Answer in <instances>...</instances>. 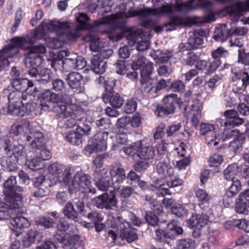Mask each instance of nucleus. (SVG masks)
<instances>
[{
  "label": "nucleus",
  "mask_w": 249,
  "mask_h": 249,
  "mask_svg": "<svg viewBox=\"0 0 249 249\" xmlns=\"http://www.w3.org/2000/svg\"><path fill=\"white\" fill-rule=\"evenodd\" d=\"M120 8L121 10L117 12L116 14L111 17H107L103 21L96 20L92 24L88 23L89 20V17L86 14L81 13L79 16L76 17V21L79 23L77 28L78 30L88 29L97 32L98 31L97 27L107 23L115 24L116 27H121L122 26V24L125 22V17L123 15L124 5H120Z\"/></svg>",
  "instance_id": "nucleus-1"
},
{
  "label": "nucleus",
  "mask_w": 249,
  "mask_h": 249,
  "mask_svg": "<svg viewBox=\"0 0 249 249\" xmlns=\"http://www.w3.org/2000/svg\"><path fill=\"white\" fill-rule=\"evenodd\" d=\"M155 8L156 11H154L148 8L136 10L132 8L127 9L126 6L124 5L123 15L125 17V18L137 16L139 18L144 20L141 23L142 26L147 27L151 25L150 16L155 15L157 13L168 14L177 11L173 4L171 5L167 3H163L161 5L159 4L155 5Z\"/></svg>",
  "instance_id": "nucleus-2"
},
{
  "label": "nucleus",
  "mask_w": 249,
  "mask_h": 249,
  "mask_svg": "<svg viewBox=\"0 0 249 249\" xmlns=\"http://www.w3.org/2000/svg\"><path fill=\"white\" fill-rule=\"evenodd\" d=\"M17 180L15 176H11L3 184V193L5 196L6 204L9 208H18L22 204V195L19 193L23 188L16 186Z\"/></svg>",
  "instance_id": "nucleus-3"
},
{
  "label": "nucleus",
  "mask_w": 249,
  "mask_h": 249,
  "mask_svg": "<svg viewBox=\"0 0 249 249\" xmlns=\"http://www.w3.org/2000/svg\"><path fill=\"white\" fill-rule=\"evenodd\" d=\"M249 11V0L246 2L239 1L232 5L228 8V12L233 16L231 22L229 24L231 35L244 36L248 32V29L244 27H235V23L243 16L244 11Z\"/></svg>",
  "instance_id": "nucleus-4"
},
{
  "label": "nucleus",
  "mask_w": 249,
  "mask_h": 249,
  "mask_svg": "<svg viewBox=\"0 0 249 249\" xmlns=\"http://www.w3.org/2000/svg\"><path fill=\"white\" fill-rule=\"evenodd\" d=\"M115 223L116 227L108 231V238H110L112 242L116 240L119 231L121 232L120 237L122 239H126L128 242H132L138 238L136 230L131 228L129 224L122 217H117Z\"/></svg>",
  "instance_id": "nucleus-5"
},
{
  "label": "nucleus",
  "mask_w": 249,
  "mask_h": 249,
  "mask_svg": "<svg viewBox=\"0 0 249 249\" xmlns=\"http://www.w3.org/2000/svg\"><path fill=\"white\" fill-rule=\"evenodd\" d=\"M66 184L70 191L79 190L83 193L91 191L90 177L88 174L82 172H76L71 179V175L69 176V181Z\"/></svg>",
  "instance_id": "nucleus-6"
},
{
  "label": "nucleus",
  "mask_w": 249,
  "mask_h": 249,
  "mask_svg": "<svg viewBox=\"0 0 249 249\" xmlns=\"http://www.w3.org/2000/svg\"><path fill=\"white\" fill-rule=\"evenodd\" d=\"M40 99L41 109L44 110L51 109L48 103L59 104L64 103V104H69L71 102V98L67 93L62 92L61 94H57L49 89L41 93Z\"/></svg>",
  "instance_id": "nucleus-7"
},
{
  "label": "nucleus",
  "mask_w": 249,
  "mask_h": 249,
  "mask_svg": "<svg viewBox=\"0 0 249 249\" xmlns=\"http://www.w3.org/2000/svg\"><path fill=\"white\" fill-rule=\"evenodd\" d=\"M33 44L32 38L29 36L14 38L12 40L11 45H7L0 51V56L4 55L8 57H12L18 53V47L29 50Z\"/></svg>",
  "instance_id": "nucleus-8"
},
{
  "label": "nucleus",
  "mask_w": 249,
  "mask_h": 249,
  "mask_svg": "<svg viewBox=\"0 0 249 249\" xmlns=\"http://www.w3.org/2000/svg\"><path fill=\"white\" fill-rule=\"evenodd\" d=\"M156 239L160 242H166L167 239L174 240L180 234H182L183 230L179 226L177 222L172 221L169 223L163 230H156Z\"/></svg>",
  "instance_id": "nucleus-9"
},
{
  "label": "nucleus",
  "mask_w": 249,
  "mask_h": 249,
  "mask_svg": "<svg viewBox=\"0 0 249 249\" xmlns=\"http://www.w3.org/2000/svg\"><path fill=\"white\" fill-rule=\"evenodd\" d=\"M53 107V111L57 112V118H66L69 117H78V115H84V111L80 107L75 104L66 105L63 104H55Z\"/></svg>",
  "instance_id": "nucleus-10"
},
{
  "label": "nucleus",
  "mask_w": 249,
  "mask_h": 249,
  "mask_svg": "<svg viewBox=\"0 0 249 249\" xmlns=\"http://www.w3.org/2000/svg\"><path fill=\"white\" fill-rule=\"evenodd\" d=\"M26 100V96L21 91H12L8 96L9 105L6 107V112L4 113L16 115L18 113L19 109L24 105L23 100Z\"/></svg>",
  "instance_id": "nucleus-11"
},
{
  "label": "nucleus",
  "mask_w": 249,
  "mask_h": 249,
  "mask_svg": "<svg viewBox=\"0 0 249 249\" xmlns=\"http://www.w3.org/2000/svg\"><path fill=\"white\" fill-rule=\"evenodd\" d=\"M92 204L99 209H111L117 203L115 193L110 191L95 197L92 201Z\"/></svg>",
  "instance_id": "nucleus-12"
},
{
  "label": "nucleus",
  "mask_w": 249,
  "mask_h": 249,
  "mask_svg": "<svg viewBox=\"0 0 249 249\" xmlns=\"http://www.w3.org/2000/svg\"><path fill=\"white\" fill-rule=\"evenodd\" d=\"M163 105L159 106L155 110V113L160 116H167L174 113L175 105L177 103V95L170 94L166 96L163 99Z\"/></svg>",
  "instance_id": "nucleus-13"
},
{
  "label": "nucleus",
  "mask_w": 249,
  "mask_h": 249,
  "mask_svg": "<svg viewBox=\"0 0 249 249\" xmlns=\"http://www.w3.org/2000/svg\"><path fill=\"white\" fill-rule=\"evenodd\" d=\"M132 69L133 70L142 69L141 76H144L146 73H153V63L147 60L144 56L138 54L132 56Z\"/></svg>",
  "instance_id": "nucleus-14"
},
{
  "label": "nucleus",
  "mask_w": 249,
  "mask_h": 249,
  "mask_svg": "<svg viewBox=\"0 0 249 249\" xmlns=\"http://www.w3.org/2000/svg\"><path fill=\"white\" fill-rule=\"evenodd\" d=\"M203 108L202 103L196 100L189 107L185 109L184 113L188 119L191 120L192 124L194 127L197 126L201 117V111Z\"/></svg>",
  "instance_id": "nucleus-15"
},
{
  "label": "nucleus",
  "mask_w": 249,
  "mask_h": 249,
  "mask_svg": "<svg viewBox=\"0 0 249 249\" xmlns=\"http://www.w3.org/2000/svg\"><path fill=\"white\" fill-rule=\"evenodd\" d=\"M50 174L55 177L59 181H62L66 184L69 181V176H71V169L58 163H54L50 165L48 168Z\"/></svg>",
  "instance_id": "nucleus-16"
},
{
  "label": "nucleus",
  "mask_w": 249,
  "mask_h": 249,
  "mask_svg": "<svg viewBox=\"0 0 249 249\" xmlns=\"http://www.w3.org/2000/svg\"><path fill=\"white\" fill-rule=\"evenodd\" d=\"M109 174L112 180L114 189H119L117 186L125 179L126 174L124 169L120 163H115L109 166Z\"/></svg>",
  "instance_id": "nucleus-17"
},
{
  "label": "nucleus",
  "mask_w": 249,
  "mask_h": 249,
  "mask_svg": "<svg viewBox=\"0 0 249 249\" xmlns=\"http://www.w3.org/2000/svg\"><path fill=\"white\" fill-rule=\"evenodd\" d=\"M108 132L106 131H99L94 135L92 144L93 152L105 150L107 147V140Z\"/></svg>",
  "instance_id": "nucleus-18"
},
{
  "label": "nucleus",
  "mask_w": 249,
  "mask_h": 249,
  "mask_svg": "<svg viewBox=\"0 0 249 249\" xmlns=\"http://www.w3.org/2000/svg\"><path fill=\"white\" fill-rule=\"evenodd\" d=\"M42 61V57L38 55L28 53V55L24 59V64L29 69L28 73L30 75L35 74L37 72V68L41 64Z\"/></svg>",
  "instance_id": "nucleus-19"
},
{
  "label": "nucleus",
  "mask_w": 249,
  "mask_h": 249,
  "mask_svg": "<svg viewBox=\"0 0 249 249\" xmlns=\"http://www.w3.org/2000/svg\"><path fill=\"white\" fill-rule=\"evenodd\" d=\"M249 208V189L242 192L236 200L235 210L239 213L247 214Z\"/></svg>",
  "instance_id": "nucleus-20"
},
{
  "label": "nucleus",
  "mask_w": 249,
  "mask_h": 249,
  "mask_svg": "<svg viewBox=\"0 0 249 249\" xmlns=\"http://www.w3.org/2000/svg\"><path fill=\"white\" fill-rule=\"evenodd\" d=\"M66 80L71 89L78 92H81L84 90L83 77L80 73L76 72H71L68 75Z\"/></svg>",
  "instance_id": "nucleus-21"
},
{
  "label": "nucleus",
  "mask_w": 249,
  "mask_h": 249,
  "mask_svg": "<svg viewBox=\"0 0 249 249\" xmlns=\"http://www.w3.org/2000/svg\"><path fill=\"white\" fill-rule=\"evenodd\" d=\"M34 139L31 143L32 148L39 150L44 147L45 144V139L41 132L35 129L34 128L30 132V134L26 136L27 141H30Z\"/></svg>",
  "instance_id": "nucleus-22"
},
{
  "label": "nucleus",
  "mask_w": 249,
  "mask_h": 249,
  "mask_svg": "<svg viewBox=\"0 0 249 249\" xmlns=\"http://www.w3.org/2000/svg\"><path fill=\"white\" fill-rule=\"evenodd\" d=\"M103 100L105 103H109L113 108L121 107L124 103V100L120 95L114 91L106 92L103 95Z\"/></svg>",
  "instance_id": "nucleus-23"
},
{
  "label": "nucleus",
  "mask_w": 249,
  "mask_h": 249,
  "mask_svg": "<svg viewBox=\"0 0 249 249\" xmlns=\"http://www.w3.org/2000/svg\"><path fill=\"white\" fill-rule=\"evenodd\" d=\"M232 79L239 92L244 91L249 85V75L247 72H235Z\"/></svg>",
  "instance_id": "nucleus-24"
},
{
  "label": "nucleus",
  "mask_w": 249,
  "mask_h": 249,
  "mask_svg": "<svg viewBox=\"0 0 249 249\" xmlns=\"http://www.w3.org/2000/svg\"><path fill=\"white\" fill-rule=\"evenodd\" d=\"M87 42H90V50L92 52H99L103 49L105 42L100 40V38L96 34L90 32L87 36L84 37Z\"/></svg>",
  "instance_id": "nucleus-25"
},
{
  "label": "nucleus",
  "mask_w": 249,
  "mask_h": 249,
  "mask_svg": "<svg viewBox=\"0 0 249 249\" xmlns=\"http://www.w3.org/2000/svg\"><path fill=\"white\" fill-rule=\"evenodd\" d=\"M231 28L229 24L223 23L216 26L213 38L217 41L223 42L231 36Z\"/></svg>",
  "instance_id": "nucleus-26"
},
{
  "label": "nucleus",
  "mask_w": 249,
  "mask_h": 249,
  "mask_svg": "<svg viewBox=\"0 0 249 249\" xmlns=\"http://www.w3.org/2000/svg\"><path fill=\"white\" fill-rule=\"evenodd\" d=\"M209 221L208 216L202 213L193 215L187 224L190 228H202L208 223Z\"/></svg>",
  "instance_id": "nucleus-27"
},
{
  "label": "nucleus",
  "mask_w": 249,
  "mask_h": 249,
  "mask_svg": "<svg viewBox=\"0 0 249 249\" xmlns=\"http://www.w3.org/2000/svg\"><path fill=\"white\" fill-rule=\"evenodd\" d=\"M8 151L12 152V154L19 164H24L26 163L27 160V155L25 151V148L22 145L19 143L12 145L11 148H10V151Z\"/></svg>",
  "instance_id": "nucleus-28"
},
{
  "label": "nucleus",
  "mask_w": 249,
  "mask_h": 249,
  "mask_svg": "<svg viewBox=\"0 0 249 249\" xmlns=\"http://www.w3.org/2000/svg\"><path fill=\"white\" fill-rule=\"evenodd\" d=\"M205 32L202 29L195 30L189 36L188 40V44L190 49H197L203 43L202 36L204 35Z\"/></svg>",
  "instance_id": "nucleus-29"
},
{
  "label": "nucleus",
  "mask_w": 249,
  "mask_h": 249,
  "mask_svg": "<svg viewBox=\"0 0 249 249\" xmlns=\"http://www.w3.org/2000/svg\"><path fill=\"white\" fill-rule=\"evenodd\" d=\"M49 30L52 32H56L57 34L63 35L67 33V30L71 27L67 22H60L59 20H53L47 25Z\"/></svg>",
  "instance_id": "nucleus-30"
},
{
  "label": "nucleus",
  "mask_w": 249,
  "mask_h": 249,
  "mask_svg": "<svg viewBox=\"0 0 249 249\" xmlns=\"http://www.w3.org/2000/svg\"><path fill=\"white\" fill-rule=\"evenodd\" d=\"M214 129V126L212 124L202 123L200 126V134L203 135H205L209 133H213V135H214V134L213 133V131ZM212 137L213 139H210L208 137L206 138L207 144L209 145H213L215 146L218 144L219 142L214 140L216 139L215 135H212Z\"/></svg>",
  "instance_id": "nucleus-31"
},
{
  "label": "nucleus",
  "mask_w": 249,
  "mask_h": 249,
  "mask_svg": "<svg viewBox=\"0 0 249 249\" xmlns=\"http://www.w3.org/2000/svg\"><path fill=\"white\" fill-rule=\"evenodd\" d=\"M53 73L51 70L47 68H43L40 70H37L34 75H30L34 77L35 80L43 84H46L52 79Z\"/></svg>",
  "instance_id": "nucleus-32"
},
{
  "label": "nucleus",
  "mask_w": 249,
  "mask_h": 249,
  "mask_svg": "<svg viewBox=\"0 0 249 249\" xmlns=\"http://www.w3.org/2000/svg\"><path fill=\"white\" fill-rule=\"evenodd\" d=\"M140 142L138 151V157L141 159L149 160L153 159L155 151L153 147L143 144L142 141Z\"/></svg>",
  "instance_id": "nucleus-33"
},
{
  "label": "nucleus",
  "mask_w": 249,
  "mask_h": 249,
  "mask_svg": "<svg viewBox=\"0 0 249 249\" xmlns=\"http://www.w3.org/2000/svg\"><path fill=\"white\" fill-rule=\"evenodd\" d=\"M107 68L106 61L100 58L98 54L94 55L91 60V69L96 73H104Z\"/></svg>",
  "instance_id": "nucleus-34"
},
{
  "label": "nucleus",
  "mask_w": 249,
  "mask_h": 249,
  "mask_svg": "<svg viewBox=\"0 0 249 249\" xmlns=\"http://www.w3.org/2000/svg\"><path fill=\"white\" fill-rule=\"evenodd\" d=\"M156 170L159 176L162 178L170 177L174 173V169L165 162H159L156 166Z\"/></svg>",
  "instance_id": "nucleus-35"
},
{
  "label": "nucleus",
  "mask_w": 249,
  "mask_h": 249,
  "mask_svg": "<svg viewBox=\"0 0 249 249\" xmlns=\"http://www.w3.org/2000/svg\"><path fill=\"white\" fill-rule=\"evenodd\" d=\"M63 212L65 216L68 219L78 221L79 214L78 212L74 208L73 204L71 202H68L64 206L63 209Z\"/></svg>",
  "instance_id": "nucleus-36"
},
{
  "label": "nucleus",
  "mask_w": 249,
  "mask_h": 249,
  "mask_svg": "<svg viewBox=\"0 0 249 249\" xmlns=\"http://www.w3.org/2000/svg\"><path fill=\"white\" fill-rule=\"evenodd\" d=\"M33 127H31L29 122L25 123L24 124H14L12 127V133L15 135L21 134L22 132L25 133V137L30 134V132L32 130Z\"/></svg>",
  "instance_id": "nucleus-37"
},
{
  "label": "nucleus",
  "mask_w": 249,
  "mask_h": 249,
  "mask_svg": "<svg viewBox=\"0 0 249 249\" xmlns=\"http://www.w3.org/2000/svg\"><path fill=\"white\" fill-rule=\"evenodd\" d=\"M37 105L34 103H27L25 106L22 105L19 109V113L16 116H24L28 115H37V111L36 110Z\"/></svg>",
  "instance_id": "nucleus-38"
},
{
  "label": "nucleus",
  "mask_w": 249,
  "mask_h": 249,
  "mask_svg": "<svg viewBox=\"0 0 249 249\" xmlns=\"http://www.w3.org/2000/svg\"><path fill=\"white\" fill-rule=\"evenodd\" d=\"M152 73H146L144 76H141V88L144 92L148 93L152 90L155 91V88L153 83V80L151 78Z\"/></svg>",
  "instance_id": "nucleus-39"
},
{
  "label": "nucleus",
  "mask_w": 249,
  "mask_h": 249,
  "mask_svg": "<svg viewBox=\"0 0 249 249\" xmlns=\"http://www.w3.org/2000/svg\"><path fill=\"white\" fill-rule=\"evenodd\" d=\"M195 195L200 207L204 208L209 204L210 196L205 190L200 189H197L195 192Z\"/></svg>",
  "instance_id": "nucleus-40"
},
{
  "label": "nucleus",
  "mask_w": 249,
  "mask_h": 249,
  "mask_svg": "<svg viewBox=\"0 0 249 249\" xmlns=\"http://www.w3.org/2000/svg\"><path fill=\"white\" fill-rule=\"evenodd\" d=\"M155 187L157 189L156 194L159 196H164L171 195L168 185L163 180L157 179L155 182Z\"/></svg>",
  "instance_id": "nucleus-41"
},
{
  "label": "nucleus",
  "mask_w": 249,
  "mask_h": 249,
  "mask_svg": "<svg viewBox=\"0 0 249 249\" xmlns=\"http://www.w3.org/2000/svg\"><path fill=\"white\" fill-rule=\"evenodd\" d=\"M175 3L173 4L176 7L177 11L185 13L193 8V1L182 2V0H174Z\"/></svg>",
  "instance_id": "nucleus-42"
},
{
  "label": "nucleus",
  "mask_w": 249,
  "mask_h": 249,
  "mask_svg": "<svg viewBox=\"0 0 249 249\" xmlns=\"http://www.w3.org/2000/svg\"><path fill=\"white\" fill-rule=\"evenodd\" d=\"M231 181V184L225 193V196L228 198H231L235 196L241 188V183L239 179H234Z\"/></svg>",
  "instance_id": "nucleus-43"
},
{
  "label": "nucleus",
  "mask_w": 249,
  "mask_h": 249,
  "mask_svg": "<svg viewBox=\"0 0 249 249\" xmlns=\"http://www.w3.org/2000/svg\"><path fill=\"white\" fill-rule=\"evenodd\" d=\"M67 140L73 145H79L82 142V136L78 131H71L69 132L65 137Z\"/></svg>",
  "instance_id": "nucleus-44"
},
{
  "label": "nucleus",
  "mask_w": 249,
  "mask_h": 249,
  "mask_svg": "<svg viewBox=\"0 0 249 249\" xmlns=\"http://www.w3.org/2000/svg\"><path fill=\"white\" fill-rule=\"evenodd\" d=\"M238 171V166L236 163H233L229 165L224 172L225 179L229 181L238 179L235 178Z\"/></svg>",
  "instance_id": "nucleus-45"
},
{
  "label": "nucleus",
  "mask_w": 249,
  "mask_h": 249,
  "mask_svg": "<svg viewBox=\"0 0 249 249\" xmlns=\"http://www.w3.org/2000/svg\"><path fill=\"white\" fill-rule=\"evenodd\" d=\"M10 223L14 227L19 229L27 228L29 226L28 220L21 216L12 217Z\"/></svg>",
  "instance_id": "nucleus-46"
},
{
  "label": "nucleus",
  "mask_w": 249,
  "mask_h": 249,
  "mask_svg": "<svg viewBox=\"0 0 249 249\" xmlns=\"http://www.w3.org/2000/svg\"><path fill=\"white\" fill-rule=\"evenodd\" d=\"M38 232L36 230H30L23 239V245L25 248L31 246L35 242Z\"/></svg>",
  "instance_id": "nucleus-47"
},
{
  "label": "nucleus",
  "mask_w": 249,
  "mask_h": 249,
  "mask_svg": "<svg viewBox=\"0 0 249 249\" xmlns=\"http://www.w3.org/2000/svg\"><path fill=\"white\" fill-rule=\"evenodd\" d=\"M1 165L4 170L8 172H14L18 169L17 164L10 157H3L1 160Z\"/></svg>",
  "instance_id": "nucleus-48"
},
{
  "label": "nucleus",
  "mask_w": 249,
  "mask_h": 249,
  "mask_svg": "<svg viewBox=\"0 0 249 249\" xmlns=\"http://www.w3.org/2000/svg\"><path fill=\"white\" fill-rule=\"evenodd\" d=\"M11 84L17 91H25L27 90L28 80L26 78H14L12 80Z\"/></svg>",
  "instance_id": "nucleus-49"
},
{
  "label": "nucleus",
  "mask_w": 249,
  "mask_h": 249,
  "mask_svg": "<svg viewBox=\"0 0 249 249\" xmlns=\"http://www.w3.org/2000/svg\"><path fill=\"white\" fill-rule=\"evenodd\" d=\"M36 221L37 224L47 229L53 227L55 223L53 219L45 216L37 217Z\"/></svg>",
  "instance_id": "nucleus-50"
},
{
  "label": "nucleus",
  "mask_w": 249,
  "mask_h": 249,
  "mask_svg": "<svg viewBox=\"0 0 249 249\" xmlns=\"http://www.w3.org/2000/svg\"><path fill=\"white\" fill-rule=\"evenodd\" d=\"M195 242L190 239H182L179 240L177 245V249H194Z\"/></svg>",
  "instance_id": "nucleus-51"
},
{
  "label": "nucleus",
  "mask_w": 249,
  "mask_h": 249,
  "mask_svg": "<svg viewBox=\"0 0 249 249\" xmlns=\"http://www.w3.org/2000/svg\"><path fill=\"white\" fill-rule=\"evenodd\" d=\"M112 185H113V183L110 177L103 178L96 182L97 187L103 191H107L108 188L111 187Z\"/></svg>",
  "instance_id": "nucleus-52"
},
{
  "label": "nucleus",
  "mask_w": 249,
  "mask_h": 249,
  "mask_svg": "<svg viewBox=\"0 0 249 249\" xmlns=\"http://www.w3.org/2000/svg\"><path fill=\"white\" fill-rule=\"evenodd\" d=\"M69 56V52L67 50H62L55 53L54 58L51 62L52 67H55V66L57 64V61H60L65 57Z\"/></svg>",
  "instance_id": "nucleus-53"
},
{
  "label": "nucleus",
  "mask_w": 249,
  "mask_h": 249,
  "mask_svg": "<svg viewBox=\"0 0 249 249\" xmlns=\"http://www.w3.org/2000/svg\"><path fill=\"white\" fill-rule=\"evenodd\" d=\"M240 133V132L239 131L235 129L230 131L226 135L227 136H229V138L235 137V142H243L245 140L246 134L245 132H243L241 133ZM227 138H228V137H227Z\"/></svg>",
  "instance_id": "nucleus-54"
},
{
  "label": "nucleus",
  "mask_w": 249,
  "mask_h": 249,
  "mask_svg": "<svg viewBox=\"0 0 249 249\" xmlns=\"http://www.w3.org/2000/svg\"><path fill=\"white\" fill-rule=\"evenodd\" d=\"M42 160L38 156L32 159L29 163V168L33 170H37L43 167L44 165Z\"/></svg>",
  "instance_id": "nucleus-55"
},
{
  "label": "nucleus",
  "mask_w": 249,
  "mask_h": 249,
  "mask_svg": "<svg viewBox=\"0 0 249 249\" xmlns=\"http://www.w3.org/2000/svg\"><path fill=\"white\" fill-rule=\"evenodd\" d=\"M71 118L68 119L66 122V125L68 127L72 128L75 126L77 127V124L81 122L85 117V113L83 116L82 115H78V117L72 116Z\"/></svg>",
  "instance_id": "nucleus-56"
},
{
  "label": "nucleus",
  "mask_w": 249,
  "mask_h": 249,
  "mask_svg": "<svg viewBox=\"0 0 249 249\" xmlns=\"http://www.w3.org/2000/svg\"><path fill=\"white\" fill-rule=\"evenodd\" d=\"M74 61L75 58L71 57L64 58L62 62L64 70L69 71L75 69L76 65Z\"/></svg>",
  "instance_id": "nucleus-57"
},
{
  "label": "nucleus",
  "mask_w": 249,
  "mask_h": 249,
  "mask_svg": "<svg viewBox=\"0 0 249 249\" xmlns=\"http://www.w3.org/2000/svg\"><path fill=\"white\" fill-rule=\"evenodd\" d=\"M140 145V142L138 141L133 143L129 146L127 147H124L123 150L126 155L132 156H134L136 153L138 154V151Z\"/></svg>",
  "instance_id": "nucleus-58"
},
{
  "label": "nucleus",
  "mask_w": 249,
  "mask_h": 249,
  "mask_svg": "<svg viewBox=\"0 0 249 249\" xmlns=\"http://www.w3.org/2000/svg\"><path fill=\"white\" fill-rule=\"evenodd\" d=\"M5 207L3 208H6V211L0 210V220H3L7 219L12 217L13 212L16 211L18 208H9L7 205L6 204V201L4 202Z\"/></svg>",
  "instance_id": "nucleus-59"
},
{
  "label": "nucleus",
  "mask_w": 249,
  "mask_h": 249,
  "mask_svg": "<svg viewBox=\"0 0 249 249\" xmlns=\"http://www.w3.org/2000/svg\"><path fill=\"white\" fill-rule=\"evenodd\" d=\"M127 136L126 133H119L116 135V144L113 146L114 150H117L119 144H126L127 142Z\"/></svg>",
  "instance_id": "nucleus-60"
},
{
  "label": "nucleus",
  "mask_w": 249,
  "mask_h": 249,
  "mask_svg": "<svg viewBox=\"0 0 249 249\" xmlns=\"http://www.w3.org/2000/svg\"><path fill=\"white\" fill-rule=\"evenodd\" d=\"M238 62L242 64L249 65V53H246L245 50L239 49Z\"/></svg>",
  "instance_id": "nucleus-61"
},
{
  "label": "nucleus",
  "mask_w": 249,
  "mask_h": 249,
  "mask_svg": "<svg viewBox=\"0 0 249 249\" xmlns=\"http://www.w3.org/2000/svg\"><path fill=\"white\" fill-rule=\"evenodd\" d=\"M146 222L152 226H155L158 225L159 219L157 216L151 212L145 213L144 216Z\"/></svg>",
  "instance_id": "nucleus-62"
},
{
  "label": "nucleus",
  "mask_w": 249,
  "mask_h": 249,
  "mask_svg": "<svg viewBox=\"0 0 249 249\" xmlns=\"http://www.w3.org/2000/svg\"><path fill=\"white\" fill-rule=\"evenodd\" d=\"M172 213L178 217L183 216L187 214V210L181 204H177L172 208Z\"/></svg>",
  "instance_id": "nucleus-63"
},
{
  "label": "nucleus",
  "mask_w": 249,
  "mask_h": 249,
  "mask_svg": "<svg viewBox=\"0 0 249 249\" xmlns=\"http://www.w3.org/2000/svg\"><path fill=\"white\" fill-rule=\"evenodd\" d=\"M221 63V60L219 58H213V59L210 61L207 71H205L206 74H209L215 71Z\"/></svg>",
  "instance_id": "nucleus-64"
}]
</instances>
